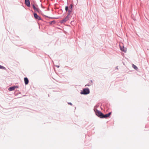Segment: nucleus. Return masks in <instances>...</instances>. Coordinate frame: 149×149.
Returning a JSON list of instances; mask_svg holds the SVG:
<instances>
[{
    "instance_id": "5",
    "label": "nucleus",
    "mask_w": 149,
    "mask_h": 149,
    "mask_svg": "<svg viewBox=\"0 0 149 149\" xmlns=\"http://www.w3.org/2000/svg\"><path fill=\"white\" fill-rule=\"evenodd\" d=\"M33 8L35 11H36L39 12L40 11L39 9L36 7L34 4L33 5Z\"/></svg>"
},
{
    "instance_id": "18",
    "label": "nucleus",
    "mask_w": 149,
    "mask_h": 149,
    "mask_svg": "<svg viewBox=\"0 0 149 149\" xmlns=\"http://www.w3.org/2000/svg\"><path fill=\"white\" fill-rule=\"evenodd\" d=\"M90 86V85H88V84H86V85H85V86Z\"/></svg>"
},
{
    "instance_id": "6",
    "label": "nucleus",
    "mask_w": 149,
    "mask_h": 149,
    "mask_svg": "<svg viewBox=\"0 0 149 149\" xmlns=\"http://www.w3.org/2000/svg\"><path fill=\"white\" fill-rule=\"evenodd\" d=\"M25 3L26 5L28 7L30 6V3L29 0H25Z\"/></svg>"
},
{
    "instance_id": "8",
    "label": "nucleus",
    "mask_w": 149,
    "mask_h": 149,
    "mask_svg": "<svg viewBox=\"0 0 149 149\" xmlns=\"http://www.w3.org/2000/svg\"><path fill=\"white\" fill-rule=\"evenodd\" d=\"M24 81L25 84L26 85H27L28 84L29 80L27 78L25 77L24 78Z\"/></svg>"
},
{
    "instance_id": "4",
    "label": "nucleus",
    "mask_w": 149,
    "mask_h": 149,
    "mask_svg": "<svg viewBox=\"0 0 149 149\" xmlns=\"http://www.w3.org/2000/svg\"><path fill=\"white\" fill-rule=\"evenodd\" d=\"M111 114V112H109L108 113V114H106L105 115H104L103 114V115H102V118H107Z\"/></svg>"
},
{
    "instance_id": "11",
    "label": "nucleus",
    "mask_w": 149,
    "mask_h": 149,
    "mask_svg": "<svg viewBox=\"0 0 149 149\" xmlns=\"http://www.w3.org/2000/svg\"><path fill=\"white\" fill-rule=\"evenodd\" d=\"M132 67L135 70H137L138 69V68L137 66H136L135 65H134V64H133L132 65Z\"/></svg>"
},
{
    "instance_id": "16",
    "label": "nucleus",
    "mask_w": 149,
    "mask_h": 149,
    "mask_svg": "<svg viewBox=\"0 0 149 149\" xmlns=\"http://www.w3.org/2000/svg\"><path fill=\"white\" fill-rule=\"evenodd\" d=\"M68 104H70V105H72V103H71V102H69L68 103Z\"/></svg>"
},
{
    "instance_id": "13",
    "label": "nucleus",
    "mask_w": 149,
    "mask_h": 149,
    "mask_svg": "<svg viewBox=\"0 0 149 149\" xmlns=\"http://www.w3.org/2000/svg\"><path fill=\"white\" fill-rule=\"evenodd\" d=\"M0 69H1L3 70H5L6 68L5 67L2 65H0Z\"/></svg>"
},
{
    "instance_id": "3",
    "label": "nucleus",
    "mask_w": 149,
    "mask_h": 149,
    "mask_svg": "<svg viewBox=\"0 0 149 149\" xmlns=\"http://www.w3.org/2000/svg\"><path fill=\"white\" fill-rule=\"evenodd\" d=\"M70 17L67 16L64 19L61 20V23H63L65 22L68 21Z\"/></svg>"
},
{
    "instance_id": "10",
    "label": "nucleus",
    "mask_w": 149,
    "mask_h": 149,
    "mask_svg": "<svg viewBox=\"0 0 149 149\" xmlns=\"http://www.w3.org/2000/svg\"><path fill=\"white\" fill-rule=\"evenodd\" d=\"M120 50L122 51H123V52H126V49H125L124 48V47H123V48H121L120 47Z\"/></svg>"
},
{
    "instance_id": "14",
    "label": "nucleus",
    "mask_w": 149,
    "mask_h": 149,
    "mask_svg": "<svg viewBox=\"0 0 149 149\" xmlns=\"http://www.w3.org/2000/svg\"><path fill=\"white\" fill-rule=\"evenodd\" d=\"M72 6H73V5L72 4H71L70 6V10H72Z\"/></svg>"
},
{
    "instance_id": "12",
    "label": "nucleus",
    "mask_w": 149,
    "mask_h": 149,
    "mask_svg": "<svg viewBox=\"0 0 149 149\" xmlns=\"http://www.w3.org/2000/svg\"><path fill=\"white\" fill-rule=\"evenodd\" d=\"M72 11V10H69L68 11V15H67V16L69 17V15H70V13H71Z\"/></svg>"
},
{
    "instance_id": "9",
    "label": "nucleus",
    "mask_w": 149,
    "mask_h": 149,
    "mask_svg": "<svg viewBox=\"0 0 149 149\" xmlns=\"http://www.w3.org/2000/svg\"><path fill=\"white\" fill-rule=\"evenodd\" d=\"M16 86H12L10 87V88H9V90L10 91H13L15 90V88Z\"/></svg>"
},
{
    "instance_id": "2",
    "label": "nucleus",
    "mask_w": 149,
    "mask_h": 149,
    "mask_svg": "<svg viewBox=\"0 0 149 149\" xmlns=\"http://www.w3.org/2000/svg\"><path fill=\"white\" fill-rule=\"evenodd\" d=\"M90 93L89 89L88 88H86L83 89L82 91L80 92L81 94L86 95Z\"/></svg>"
},
{
    "instance_id": "15",
    "label": "nucleus",
    "mask_w": 149,
    "mask_h": 149,
    "mask_svg": "<svg viewBox=\"0 0 149 149\" xmlns=\"http://www.w3.org/2000/svg\"><path fill=\"white\" fill-rule=\"evenodd\" d=\"M68 8V6H66L65 8V10L66 11H67Z\"/></svg>"
},
{
    "instance_id": "17",
    "label": "nucleus",
    "mask_w": 149,
    "mask_h": 149,
    "mask_svg": "<svg viewBox=\"0 0 149 149\" xmlns=\"http://www.w3.org/2000/svg\"><path fill=\"white\" fill-rule=\"evenodd\" d=\"M55 66L58 68L59 67V65H55Z\"/></svg>"
},
{
    "instance_id": "7",
    "label": "nucleus",
    "mask_w": 149,
    "mask_h": 149,
    "mask_svg": "<svg viewBox=\"0 0 149 149\" xmlns=\"http://www.w3.org/2000/svg\"><path fill=\"white\" fill-rule=\"evenodd\" d=\"M34 17L35 19L38 20H41V18L36 13H34Z\"/></svg>"
},
{
    "instance_id": "1",
    "label": "nucleus",
    "mask_w": 149,
    "mask_h": 149,
    "mask_svg": "<svg viewBox=\"0 0 149 149\" xmlns=\"http://www.w3.org/2000/svg\"><path fill=\"white\" fill-rule=\"evenodd\" d=\"M94 110L96 115L101 118H102L103 114L101 112L97 110L95 108H94Z\"/></svg>"
}]
</instances>
